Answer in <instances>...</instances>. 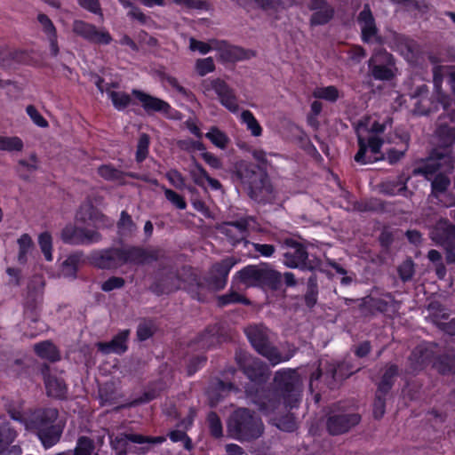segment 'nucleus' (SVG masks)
<instances>
[{"label": "nucleus", "instance_id": "f257e3e1", "mask_svg": "<svg viewBox=\"0 0 455 455\" xmlns=\"http://www.w3.org/2000/svg\"><path fill=\"white\" fill-rule=\"evenodd\" d=\"M436 136L442 148L435 149L423 165L414 169L413 172L432 181V195L438 198L450 185L446 173L453 169L455 159L448 147L455 141V131L448 126H440Z\"/></svg>", "mask_w": 455, "mask_h": 455}, {"label": "nucleus", "instance_id": "f03ea898", "mask_svg": "<svg viewBox=\"0 0 455 455\" xmlns=\"http://www.w3.org/2000/svg\"><path fill=\"white\" fill-rule=\"evenodd\" d=\"M275 382L282 391V401L275 394L267 393L262 401H255L259 410L268 415L281 406L293 408L300 401L302 379L297 371L291 369L280 370L275 373Z\"/></svg>", "mask_w": 455, "mask_h": 455}, {"label": "nucleus", "instance_id": "7ed1b4c3", "mask_svg": "<svg viewBox=\"0 0 455 455\" xmlns=\"http://www.w3.org/2000/svg\"><path fill=\"white\" fill-rule=\"evenodd\" d=\"M386 129V124H380L376 116H365L355 126L359 150L355 160L362 164H371L382 158L380 148L383 140L379 137Z\"/></svg>", "mask_w": 455, "mask_h": 455}, {"label": "nucleus", "instance_id": "20e7f679", "mask_svg": "<svg viewBox=\"0 0 455 455\" xmlns=\"http://www.w3.org/2000/svg\"><path fill=\"white\" fill-rule=\"evenodd\" d=\"M25 427L36 434L44 448H50L59 442L64 424L58 418V411L48 408L35 411Z\"/></svg>", "mask_w": 455, "mask_h": 455}, {"label": "nucleus", "instance_id": "39448f33", "mask_svg": "<svg viewBox=\"0 0 455 455\" xmlns=\"http://www.w3.org/2000/svg\"><path fill=\"white\" fill-rule=\"evenodd\" d=\"M245 333L252 347L272 365L289 361L295 355L293 346H287L280 351L269 342L271 332L263 325H251L245 329Z\"/></svg>", "mask_w": 455, "mask_h": 455}, {"label": "nucleus", "instance_id": "423d86ee", "mask_svg": "<svg viewBox=\"0 0 455 455\" xmlns=\"http://www.w3.org/2000/svg\"><path fill=\"white\" fill-rule=\"evenodd\" d=\"M228 431L235 439L251 440L261 435L263 424L249 410L242 408L231 415L228 422Z\"/></svg>", "mask_w": 455, "mask_h": 455}, {"label": "nucleus", "instance_id": "0eeeda50", "mask_svg": "<svg viewBox=\"0 0 455 455\" xmlns=\"http://www.w3.org/2000/svg\"><path fill=\"white\" fill-rule=\"evenodd\" d=\"M189 50L205 55L212 50L219 52L221 59L227 61H236L247 58V53L240 47L228 44L226 41L211 39L203 42L189 38Z\"/></svg>", "mask_w": 455, "mask_h": 455}, {"label": "nucleus", "instance_id": "6e6552de", "mask_svg": "<svg viewBox=\"0 0 455 455\" xmlns=\"http://www.w3.org/2000/svg\"><path fill=\"white\" fill-rule=\"evenodd\" d=\"M201 91L207 98L217 95L220 104L232 113L239 110L238 99L235 91L220 78L205 79L201 84Z\"/></svg>", "mask_w": 455, "mask_h": 455}, {"label": "nucleus", "instance_id": "1a4fd4ad", "mask_svg": "<svg viewBox=\"0 0 455 455\" xmlns=\"http://www.w3.org/2000/svg\"><path fill=\"white\" fill-rule=\"evenodd\" d=\"M276 271L258 266H247L237 273V278L245 286H269L275 288L280 280Z\"/></svg>", "mask_w": 455, "mask_h": 455}, {"label": "nucleus", "instance_id": "9d476101", "mask_svg": "<svg viewBox=\"0 0 455 455\" xmlns=\"http://www.w3.org/2000/svg\"><path fill=\"white\" fill-rule=\"evenodd\" d=\"M369 68L377 80H390L395 75L393 57L386 51L375 52L369 60Z\"/></svg>", "mask_w": 455, "mask_h": 455}, {"label": "nucleus", "instance_id": "9b49d317", "mask_svg": "<svg viewBox=\"0 0 455 455\" xmlns=\"http://www.w3.org/2000/svg\"><path fill=\"white\" fill-rule=\"evenodd\" d=\"M251 221L253 220L248 218L242 219L236 222H226L220 225L219 229L233 245L242 241H244V244L247 245L250 243L245 239L248 236V228Z\"/></svg>", "mask_w": 455, "mask_h": 455}, {"label": "nucleus", "instance_id": "f8f14e48", "mask_svg": "<svg viewBox=\"0 0 455 455\" xmlns=\"http://www.w3.org/2000/svg\"><path fill=\"white\" fill-rule=\"evenodd\" d=\"M73 31L89 42L95 44H108L112 41V37L108 31L104 29L99 30L94 25L82 20H76L74 22Z\"/></svg>", "mask_w": 455, "mask_h": 455}, {"label": "nucleus", "instance_id": "ddd939ff", "mask_svg": "<svg viewBox=\"0 0 455 455\" xmlns=\"http://www.w3.org/2000/svg\"><path fill=\"white\" fill-rule=\"evenodd\" d=\"M61 237L65 243L73 244L92 243L99 242L100 239L97 231L87 230L73 225H67L63 228Z\"/></svg>", "mask_w": 455, "mask_h": 455}, {"label": "nucleus", "instance_id": "4468645a", "mask_svg": "<svg viewBox=\"0 0 455 455\" xmlns=\"http://www.w3.org/2000/svg\"><path fill=\"white\" fill-rule=\"evenodd\" d=\"M236 361L244 374L252 381H259L267 372V366L259 359L240 352L236 354Z\"/></svg>", "mask_w": 455, "mask_h": 455}, {"label": "nucleus", "instance_id": "2eb2a0df", "mask_svg": "<svg viewBox=\"0 0 455 455\" xmlns=\"http://www.w3.org/2000/svg\"><path fill=\"white\" fill-rule=\"evenodd\" d=\"M360 416L356 413H332L327 420V428L331 435H340L358 424Z\"/></svg>", "mask_w": 455, "mask_h": 455}, {"label": "nucleus", "instance_id": "dca6fc26", "mask_svg": "<svg viewBox=\"0 0 455 455\" xmlns=\"http://www.w3.org/2000/svg\"><path fill=\"white\" fill-rule=\"evenodd\" d=\"M165 440L164 437L159 436L156 438L147 437L137 434H121L115 438L111 437V444L113 448L119 451V455H125L128 451V443H161Z\"/></svg>", "mask_w": 455, "mask_h": 455}, {"label": "nucleus", "instance_id": "f3484780", "mask_svg": "<svg viewBox=\"0 0 455 455\" xmlns=\"http://www.w3.org/2000/svg\"><path fill=\"white\" fill-rule=\"evenodd\" d=\"M119 249L95 251L89 256L90 263L100 269H110L120 267Z\"/></svg>", "mask_w": 455, "mask_h": 455}, {"label": "nucleus", "instance_id": "a211bd4d", "mask_svg": "<svg viewBox=\"0 0 455 455\" xmlns=\"http://www.w3.org/2000/svg\"><path fill=\"white\" fill-rule=\"evenodd\" d=\"M132 95L140 102L144 110L149 112H164L167 113L171 106L164 100L153 97L140 90H132Z\"/></svg>", "mask_w": 455, "mask_h": 455}, {"label": "nucleus", "instance_id": "6ab92c4d", "mask_svg": "<svg viewBox=\"0 0 455 455\" xmlns=\"http://www.w3.org/2000/svg\"><path fill=\"white\" fill-rule=\"evenodd\" d=\"M358 23L362 30V38L364 42L370 43L378 40L374 19L367 5L359 14Z\"/></svg>", "mask_w": 455, "mask_h": 455}, {"label": "nucleus", "instance_id": "aec40b11", "mask_svg": "<svg viewBox=\"0 0 455 455\" xmlns=\"http://www.w3.org/2000/svg\"><path fill=\"white\" fill-rule=\"evenodd\" d=\"M430 236L437 244L448 245L455 238V227L448 220H441L430 231Z\"/></svg>", "mask_w": 455, "mask_h": 455}, {"label": "nucleus", "instance_id": "412c9836", "mask_svg": "<svg viewBox=\"0 0 455 455\" xmlns=\"http://www.w3.org/2000/svg\"><path fill=\"white\" fill-rule=\"evenodd\" d=\"M237 263V260L229 257L224 259L221 262L216 263L212 267L211 275L213 284L216 288L220 289L226 283L227 277L230 269Z\"/></svg>", "mask_w": 455, "mask_h": 455}, {"label": "nucleus", "instance_id": "4be33fe9", "mask_svg": "<svg viewBox=\"0 0 455 455\" xmlns=\"http://www.w3.org/2000/svg\"><path fill=\"white\" fill-rule=\"evenodd\" d=\"M309 7L315 11L311 17V24L313 25L325 24L333 15V9L323 0H311Z\"/></svg>", "mask_w": 455, "mask_h": 455}, {"label": "nucleus", "instance_id": "5701e85b", "mask_svg": "<svg viewBox=\"0 0 455 455\" xmlns=\"http://www.w3.org/2000/svg\"><path fill=\"white\" fill-rule=\"evenodd\" d=\"M307 258V253L304 246L292 243L289 244L287 251L284 252V264L289 267H298L305 263Z\"/></svg>", "mask_w": 455, "mask_h": 455}, {"label": "nucleus", "instance_id": "b1692460", "mask_svg": "<svg viewBox=\"0 0 455 455\" xmlns=\"http://www.w3.org/2000/svg\"><path fill=\"white\" fill-rule=\"evenodd\" d=\"M37 20L41 24L43 31L46 35L49 41L50 52L52 56L56 57L60 52L57 41L56 28L52 20L44 14H39Z\"/></svg>", "mask_w": 455, "mask_h": 455}, {"label": "nucleus", "instance_id": "393cba45", "mask_svg": "<svg viewBox=\"0 0 455 455\" xmlns=\"http://www.w3.org/2000/svg\"><path fill=\"white\" fill-rule=\"evenodd\" d=\"M129 335V331L124 330L120 331L110 342L98 343L99 349L105 353H116L121 354L126 351V340Z\"/></svg>", "mask_w": 455, "mask_h": 455}, {"label": "nucleus", "instance_id": "a878e982", "mask_svg": "<svg viewBox=\"0 0 455 455\" xmlns=\"http://www.w3.org/2000/svg\"><path fill=\"white\" fill-rule=\"evenodd\" d=\"M395 47L409 62H413L419 52L418 44L414 40L403 36H397Z\"/></svg>", "mask_w": 455, "mask_h": 455}, {"label": "nucleus", "instance_id": "bb28decb", "mask_svg": "<svg viewBox=\"0 0 455 455\" xmlns=\"http://www.w3.org/2000/svg\"><path fill=\"white\" fill-rule=\"evenodd\" d=\"M76 219L77 222H92V224L96 228H100L104 225L105 217L96 212L90 204H86L82 205L80 211L76 214Z\"/></svg>", "mask_w": 455, "mask_h": 455}, {"label": "nucleus", "instance_id": "cd10ccee", "mask_svg": "<svg viewBox=\"0 0 455 455\" xmlns=\"http://www.w3.org/2000/svg\"><path fill=\"white\" fill-rule=\"evenodd\" d=\"M82 258V254L78 252L69 255L62 262L59 275L72 280L76 279L78 267L83 261Z\"/></svg>", "mask_w": 455, "mask_h": 455}, {"label": "nucleus", "instance_id": "c85d7f7f", "mask_svg": "<svg viewBox=\"0 0 455 455\" xmlns=\"http://www.w3.org/2000/svg\"><path fill=\"white\" fill-rule=\"evenodd\" d=\"M45 388L48 395L62 398L66 394V385L61 379L48 376L45 378Z\"/></svg>", "mask_w": 455, "mask_h": 455}, {"label": "nucleus", "instance_id": "c756f323", "mask_svg": "<svg viewBox=\"0 0 455 455\" xmlns=\"http://www.w3.org/2000/svg\"><path fill=\"white\" fill-rule=\"evenodd\" d=\"M240 121L246 126V129L253 137H259L262 135V127L250 110H243L240 114Z\"/></svg>", "mask_w": 455, "mask_h": 455}, {"label": "nucleus", "instance_id": "7c9ffc66", "mask_svg": "<svg viewBox=\"0 0 455 455\" xmlns=\"http://www.w3.org/2000/svg\"><path fill=\"white\" fill-rule=\"evenodd\" d=\"M35 351L40 357L50 361L60 359V354L56 347L50 341H44L35 345Z\"/></svg>", "mask_w": 455, "mask_h": 455}, {"label": "nucleus", "instance_id": "2f4dec72", "mask_svg": "<svg viewBox=\"0 0 455 455\" xmlns=\"http://www.w3.org/2000/svg\"><path fill=\"white\" fill-rule=\"evenodd\" d=\"M205 137L214 146L220 149L227 148L228 145L230 142V140L228 137V135L215 126L210 128L209 132L205 134Z\"/></svg>", "mask_w": 455, "mask_h": 455}, {"label": "nucleus", "instance_id": "473e14b6", "mask_svg": "<svg viewBox=\"0 0 455 455\" xmlns=\"http://www.w3.org/2000/svg\"><path fill=\"white\" fill-rule=\"evenodd\" d=\"M24 143L17 136H0V150L7 152H20L23 150Z\"/></svg>", "mask_w": 455, "mask_h": 455}, {"label": "nucleus", "instance_id": "72a5a7b5", "mask_svg": "<svg viewBox=\"0 0 455 455\" xmlns=\"http://www.w3.org/2000/svg\"><path fill=\"white\" fill-rule=\"evenodd\" d=\"M120 266L125 263H140L143 259V251L139 248L119 249Z\"/></svg>", "mask_w": 455, "mask_h": 455}, {"label": "nucleus", "instance_id": "f704fd0d", "mask_svg": "<svg viewBox=\"0 0 455 455\" xmlns=\"http://www.w3.org/2000/svg\"><path fill=\"white\" fill-rule=\"evenodd\" d=\"M313 96L316 99L335 102L340 96L339 91L333 85L316 87L313 91Z\"/></svg>", "mask_w": 455, "mask_h": 455}, {"label": "nucleus", "instance_id": "c9c22d12", "mask_svg": "<svg viewBox=\"0 0 455 455\" xmlns=\"http://www.w3.org/2000/svg\"><path fill=\"white\" fill-rule=\"evenodd\" d=\"M107 93L117 110L124 109L131 103L132 99L126 92L107 90Z\"/></svg>", "mask_w": 455, "mask_h": 455}, {"label": "nucleus", "instance_id": "e433bc0d", "mask_svg": "<svg viewBox=\"0 0 455 455\" xmlns=\"http://www.w3.org/2000/svg\"><path fill=\"white\" fill-rule=\"evenodd\" d=\"M18 245H19L18 261L20 264H25L27 262V256L33 246V242H32L31 237L28 234H23L18 239Z\"/></svg>", "mask_w": 455, "mask_h": 455}, {"label": "nucleus", "instance_id": "4c0bfd02", "mask_svg": "<svg viewBox=\"0 0 455 455\" xmlns=\"http://www.w3.org/2000/svg\"><path fill=\"white\" fill-rule=\"evenodd\" d=\"M427 92V87L426 85H420L417 88V92L413 94V97L419 98V100L415 108V112L419 115H427L430 108L427 107L429 100L424 95Z\"/></svg>", "mask_w": 455, "mask_h": 455}, {"label": "nucleus", "instance_id": "58836bf2", "mask_svg": "<svg viewBox=\"0 0 455 455\" xmlns=\"http://www.w3.org/2000/svg\"><path fill=\"white\" fill-rule=\"evenodd\" d=\"M38 244L47 261L53 259L52 256V239L48 232H44L38 236Z\"/></svg>", "mask_w": 455, "mask_h": 455}, {"label": "nucleus", "instance_id": "ea45409f", "mask_svg": "<svg viewBox=\"0 0 455 455\" xmlns=\"http://www.w3.org/2000/svg\"><path fill=\"white\" fill-rule=\"evenodd\" d=\"M397 373V368L395 365L389 366L379 384V393L387 394L393 385V379Z\"/></svg>", "mask_w": 455, "mask_h": 455}, {"label": "nucleus", "instance_id": "a19ab883", "mask_svg": "<svg viewBox=\"0 0 455 455\" xmlns=\"http://www.w3.org/2000/svg\"><path fill=\"white\" fill-rule=\"evenodd\" d=\"M188 172H189V174H190L192 180H194V182L196 185H198L200 187L204 186L205 179H208V174L201 165H199L197 163H194L189 167Z\"/></svg>", "mask_w": 455, "mask_h": 455}, {"label": "nucleus", "instance_id": "79ce46f5", "mask_svg": "<svg viewBox=\"0 0 455 455\" xmlns=\"http://www.w3.org/2000/svg\"><path fill=\"white\" fill-rule=\"evenodd\" d=\"M135 230V225L132 218L125 212H122L121 218L118 222V231L121 235H128Z\"/></svg>", "mask_w": 455, "mask_h": 455}, {"label": "nucleus", "instance_id": "37998d69", "mask_svg": "<svg viewBox=\"0 0 455 455\" xmlns=\"http://www.w3.org/2000/svg\"><path fill=\"white\" fill-rule=\"evenodd\" d=\"M98 172L102 178L108 180H120L123 177L122 172L108 164L101 165Z\"/></svg>", "mask_w": 455, "mask_h": 455}, {"label": "nucleus", "instance_id": "c03bdc74", "mask_svg": "<svg viewBox=\"0 0 455 455\" xmlns=\"http://www.w3.org/2000/svg\"><path fill=\"white\" fill-rule=\"evenodd\" d=\"M215 68V65L212 58L208 57L204 59H198L196 61V70L197 74L201 76H204L211 72H212Z\"/></svg>", "mask_w": 455, "mask_h": 455}, {"label": "nucleus", "instance_id": "a18cd8bd", "mask_svg": "<svg viewBox=\"0 0 455 455\" xmlns=\"http://www.w3.org/2000/svg\"><path fill=\"white\" fill-rule=\"evenodd\" d=\"M125 281L123 277L111 276L100 284V289L105 292L121 289L124 286Z\"/></svg>", "mask_w": 455, "mask_h": 455}, {"label": "nucleus", "instance_id": "49530a36", "mask_svg": "<svg viewBox=\"0 0 455 455\" xmlns=\"http://www.w3.org/2000/svg\"><path fill=\"white\" fill-rule=\"evenodd\" d=\"M166 199L172 203L175 207L180 210H184L187 207V203L184 198L177 194L175 191L163 188Z\"/></svg>", "mask_w": 455, "mask_h": 455}, {"label": "nucleus", "instance_id": "de8ad7c7", "mask_svg": "<svg viewBox=\"0 0 455 455\" xmlns=\"http://www.w3.org/2000/svg\"><path fill=\"white\" fill-rule=\"evenodd\" d=\"M148 146H149V138L147 134H141L140 137L137 152H136V159L138 162H142L148 156Z\"/></svg>", "mask_w": 455, "mask_h": 455}, {"label": "nucleus", "instance_id": "09e8293b", "mask_svg": "<svg viewBox=\"0 0 455 455\" xmlns=\"http://www.w3.org/2000/svg\"><path fill=\"white\" fill-rule=\"evenodd\" d=\"M26 112L33 121V123L39 126L45 128L48 126V122L44 119V117L38 112V110L32 105H29L26 108Z\"/></svg>", "mask_w": 455, "mask_h": 455}, {"label": "nucleus", "instance_id": "8fccbe9b", "mask_svg": "<svg viewBox=\"0 0 455 455\" xmlns=\"http://www.w3.org/2000/svg\"><path fill=\"white\" fill-rule=\"evenodd\" d=\"M273 424L275 425L279 429L286 432L293 431L296 427V423L291 416H286L283 419H271Z\"/></svg>", "mask_w": 455, "mask_h": 455}, {"label": "nucleus", "instance_id": "3c124183", "mask_svg": "<svg viewBox=\"0 0 455 455\" xmlns=\"http://www.w3.org/2000/svg\"><path fill=\"white\" fill-rule=\"evenodd\" d=\"M208 423L212 435L220 437L222 435V425L216 413L211 412L208 415Z\"/></svg>", "mask_w": 455, "mask_h": 455}, {"label": "nucleus", "instance_id": "603ef678", "mask_svg": "<svg viewBox=\"0 0 455 455\" xmlns=\"http://www.w3.org/2000/svg\"><path fill=\"white\" fill-rule=\"evenodd\" d=\"M166 178L169 182L178 189H183L185 188V179L176 170H171L166 173Z\"/></svg>", "mask_w": 455, "mask_h": 455}, {"label": "nucleus", "instance_id": "864d4df0", "mask_svg": "<svg viewBox=\"0 0 455 455\" xmlns=\"http://www.w3.org/2000/svg\"><path fill=\"white\" fill-rule=\"evenodd\" d=\"M398 272H399V275H400V277L403 280V281H408L410 280L413 274H414V264L411 260L410 259H407L405 261H403L399 268H398Z\"/></svg>", "mask_w": 455, "mask_h": 455}, {"label": "nucleus", "instance_id": "5fc2aeb1", "mask_svg": "<svg viewBox=\"0 0 455 455\" xmlns=\"http://www.w3.org/2000/svg\"><path fill=\"white\" fill-rule=\"evenodd\" d=\"M179 147L181 149L187 150V151H204V146L202 142L199 140H192L190 139L183 140L179 141Z\"/></svg>", "mask_w": 455, "mask_h": 455}, {"label": "nucleus", "instance_id": "6e6d98bb", "mask_svg": "<svg viewBox=\"0 0 455 455\" xmlns=\"http://www.w3.org/2000/svg\"><path fill=\"white\" fill-rule=\"evenodd\" d=\"M177 5L185 10H200L205 6V3L201 0H172Z\"/></svg>", "mask_w": 455, "mask_h": 455}, {"label": "nucleus", "instance_id": "4d7b16f0", "mask_svg": "<svg viewBox=\"0 0 455 455\" xmlns=\"http://www.w3.org/2000/svg\"><path fill=\"white\" fill-rule=\"evenodd\" d=\"M257 2L264 9L275 10H277L280 7L284 8L286 6H291L295 4L293 1H291L290 3L286 4L284 2H282L281 0H257Z\"/></svg>", "mask_w": 455, "mask_h": 455}, {"label": "nucleus", "instance_id": "13d9d810", "mask_svg": "<svg viewBox=\"0 0 455 455\" xmlns=\"http://www.w3.org/2000/svg\"><path fill=\"white\" fill-rule=\"evenodd\" d=\"M386 394L377 392L376 399L373 404V415L376 419L381 418L385 413V400L382 397Z\"/></svg>", "mask_w": 455, "mask_h": 455}, {"label": "nucleus", "instance_id": "bf43d9fd", "mask_svg": "<svg viewBox=\"0 0 455 455\" xmlns=\"http://www.w3.org/2000/svg\"><path fill=\"white\" fill-rule=\"evenodd\" d=\"M235 302L247 303V300L243 299L239 293L235 291L219 298V303L221 306Z\"/></svg>", "mask_w": 455, "mask_h": 455}, {"label": "nucleus", "instance_id": "052dcab7", "mask_svg": "<svg viewBox=\"0 0 455 455\" xmlns=\"http://www.w3.org/2000/svg\"><path fill=\"white\" fill-rule=\"evenodd\" d=\"M163 83L165 85H169L170 87L174 89L180 94L184 95V96L188 95L187 90L180 84V83L178 82V80L175 77L170 76H165L163 77Z\"/></svg>", "mask_w": 455, "mask_h": 455}, {"label": "nucleus", "instance_id": "680f3d73", "mask_svg": "<svg viewBox=\"0 0 455 455\" xmlns=\"http://www.w3.org/2000/svg\"><path fill=\"white\" fill-rule=\"evenodd\" d=\"M19 165L26 168L29 172H34L38 168V159L35 154H31L28 160L21 159Z\"/></svg>", "mask_w": 455, "mask_h": 455}, {"label": "nucleus", "instance_id": "e2e57ef3", "mask_svg": "<svg viewBox=\"0 0 455 455\" xmlns=\"http://www.w3.org/2000/svg\"><path fill=\"white\" fill-rule=\"evenodd\" d=\"M251 245L257 252L263 257H271L275 252V247L272 244H261L252 243Z\"/></svg>", "mask_w": 455, "mask_h": 455}, {"label": "nucleus", "instance_id": "0e129e2a", "mask_svg": "<svg viewBox=\"0 0 455 455\" xmlns=\"http://www.w3.org/2000/svg\"><path fill=\"white\" fill-rule=\"evenodd\" d=\"M152 328L148 323L140 324L137 330L138 338L140 340H146L152 335Z\"/></svg>", "mask_w": 455, "mask_h": 455}, {"label": "nucleus", "instance_id": "69168bd1", "mask_svg": "<svg viewBox=\"0 0 455 455\" xmlns=\"http://www.w3.org/2000/svg\"><path fill=\"white\" fill-rule=\"evenodd\" d=\"M79 4L92 12L100 11V4L98 0H78Z\"/></svg>", "mask_w": 455, "mask_h": 455}, {"label": "nucleus", "instance_id": "338daca9", "mask_svg": "<svg viewBox=\"0 0 455 455\" xmlns=\"http://www.w3.org/2000/svg\"><path fill=\"white\" fill-rule=\"evenodd\" d=\"M204 160L212 167L219 169L221 167V163L218 157L213 154L205 152L203 154Z\"/></svg>", "mask_w": 455, "mask_h": 455}, {"label": "nucleus", "instance_id": "774afa93", "mask_svg": "<svg viewBox=\"0 0 455 455\" xmlns=\"http://www.w3.org/2000/svg\"><path fill=\"white\" fill-rule=\"evenodd\" d=\"M6 273L8 274V275L11 278V280H10L11 283H12L15 285L20 284V271L18 268L8 267L6 270Z\"/></svg>", "mask_w": 455, "mask_h": 455}]
</instances>
